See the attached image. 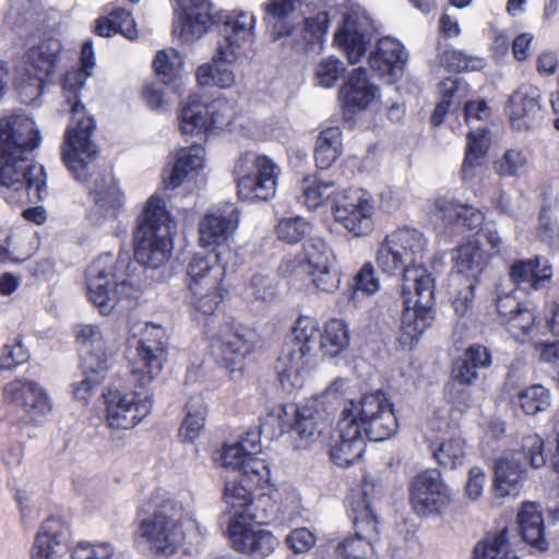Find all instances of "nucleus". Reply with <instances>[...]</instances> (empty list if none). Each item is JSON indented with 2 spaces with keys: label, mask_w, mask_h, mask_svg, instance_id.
<instances>
[{
  "label": "nucleus",
  "mask_w": 559,
  "mask_h": 559,
  "mask_svg": "<svg viewBox=\"0 0 559 559\" xmlns=\"http://www.w3.org/2000/svg\"><path fill=\"white\" fill-rule=\"evenodd\" d=\"M428 241L416 228L388 234L376 251V264L388 276H401L404 310L396 342L413 349L436 319L435 278L425 266Z\"/></svg>",
  "instance_id": "nucleus-1"
},
{
  "label": "nucleus",
  "mask_w": 559,
  "mask_h": 559,
  "mask_svg": "<svg viewBox=\"0 0 559 559\" xmlns=\"http://www.w3.org/2000/svg\"><path fill=\"white\" fill-rule=\"evenodd\" d=\"M40 143V131L28 116L0 119V183L17 193L14 201L47 195L44 167L27 157Z\"/></svg>",
  "instance_id": "nucleus-2"
},
{
  "label": "nucleus",
  "mask_w": 559,
  "mask_h": 559,
  "mask_svg": "<svg viewBox=\"0 0 559 559\" xmlns=\"http://www.w3.org/2000/svg\"><path fill=\"white\" fill-rule=\"evenodd\" d=\"M292 340L285 344L276 365L278 379L283 385L293 383L313 361L317 349L324 356L335 357L349 344V332L343 320L332 319L325 323L324 332L319 322L309 316H300L292 331Z\"/></svg>",
  "instance_id": "nucleus-3"
},
{
  "label": "nucleus",
  "mask_w": 559,
  "mask_h": 559,
  "mask_svg": "<svg viewBox=\"0 0 559 559\" xmlns=\"http://www.w3.org/2000/svg\"><path fill=\"white\" fill-rule=\"evenodd\" d=\"M91 75L92 72L74 69L68 71L62 81L64 97L71 111V121L64 135L62 159L76 180L82 182H87L92 176L93 163L98 154L91 139L96 121L87 114L79 98L80 91Z\"/></svg>",
  "instance_id": "nucleus-4"
},
{
  "label": "nucleus",
  "mask_w": 559,
  "mask_h": 559,
  "mask_svg": "<svg viewBox=\"0 0 559 559\" xmlns=\"http://www.w3.org/2000/svg\"><path fill=\"white\" fill-rule=\"evenodd\" d=\"M136 535L156 552L171 556L185 538L183 526L195 528L197 523L185 514L182 502L163 489H157L139 508Z\"/></svg>",
  "instance_id": "nucleus-5"
},
{
  "label": "nucleus",
  "mask_w": 559,
  "mask_h": 559,
  "mask_svg": "<svg viewBox=\"0 0 559 559\" xmlns=\"http://www.w3.org/2000/svg\"><path fill=\"white\" fill-rule=\"evenodd\" d=\"M255 17L253 14L239 11L225 15L217 41V52L211 62L197 70V80L201 86L230 87L235 83V74L227 64L246 55L253 43Z\"/></svg>",
  "instance_id": "nucleus-6"
},
{
  "label": "nucleus",
  "mask_w": 559,
  "mask_h": 559,
  "mask_svg": "<svg viewBox=\"0 0 559 559\" xmlns=\"http://www.w3.org/2000/svg\"><path fill=\"white\" fill-rule=\"evenodd\" d=\"M132 265L130 252L121 251L118 257L103 253L87 266V295L103 316L110 314L120 301L136 293L131 280Z\"/></svg>",
  "instance_id": "nucleus-7"
},
{
  "label": "nucleus",
  "mask_w": 559,
  "mask_h": 559,
  "mask_svg": "<svg viewBox=\"0 0 559 559\" xmlns=\"http://www.w3.org/2000/svg\"><path fill=\"white\" fill-rule=\"evenodd\" d=\"M175 223L166 210L165 202L151 197L139 217L134 231V259L151 269H158L169 258L173 249V229Z\"/></svg>",
  "instance_id": "nucleus-8"
},
{
  "label": "nucleus",
  "mask_w": 559,
  "mask_h": 559,
  "mask_svg": "<svg viewBox=\"0 0 559 559\" xmlns=\"http://www.w3.org/2000/svg\"><path fill=\"white\" fill-rule=\"evenodd\" d=\"M222 252L195 253L188 262L186 281L190 292V305L203 317L215 312L222 301V283L226 267L219 261Z\"/></svg>",
  "instance_id": "nucleus-9"
},
{
  "label": "nucleus",
  "mask_w": 559,
  "mask_h": 559,
  "mask_svg": "<svg viewBox=\"0 0 559 559\" xmlns=\"http://www.w3.org/2000/svg\"><path fill=\"white\" fill-rule=\"evenodd\" d=\"M546 463L544 440L537 435L523 439L522 448L503 454L493 467V490L498 497H518L527 479V464L539 468Z\"/></svg>",
  "instance_id": "nucleus-10"
},
{
  "label": "nucleus",
  "mask_w": 559,
  "mask_h": 559,
  "mask_svg": "<svg viewBox=\"0 0 559 559\" xmlns=\"http://www.w3.org/2000/svg\"><path fill=\"white\" fill-rule=\"evenodd\" d=\"M150 384L135 381L130 367L126 386L109 389L104 393L108 427L131 429L151 414L154 394Z\"/></svg>",
  "instance_id": "nucleus-11"
},
{
  "label": "nucleus",
  "mask_w": 559,
  "mask_h": 559,
  "mask_svg": "<svg viewBox=\"0 0 559 559\" xmlns=\"http://www.w3.org/2000/svg\"><path fill=\"white\" fill-rule=\"evenodd\" d=\"M341 418L353 419L360 436L376 442L389 439L399 428L393 404L381 390L364 394L357 401H349Z\"/></svg>",
  "instance_id": "nucleus-12"
},
{
  "label": "nucleus",
  "mask_w": 559,
  "mask_h": 559,
  "mask_svg": "<svg viewBox=\"0 0 559 559\" xmlns=\"http://www.w3.org/2000/svg\"><path fill=\"white\" fill-rule=\"evenodd\" d=\"M355 536L338 543L337 559H373L374 542L378 536V520L371 500L365 490L352 493L347 501Z\"/></svg>",
  "instance_id": "nucleus-13"
},
{
  "label": "nucleus",
  "mask_w": 559,
  "mask_h": 559,
  "mask_svg": "<svg viewBox=\"0 0 559 559\" xmlns=\"http://www.w3.org/2000/svg\"><path fill=\"white\" fill-rule=\"evenodd\" d=\"M234 173L240 199L267 201L275 195L281 167L270 157L247 152L236 162Z\"/></svg>",
  "instance_id": "nucleus-14"
},
{
  "label": "nucleus",
  "mask_w": 559,
  "mask_h": 559,
  "mask_svg": "<svg viewBox=\"0 0 559 559\" xmlns=\"http://www.w3.org/2000/svg\"><path fill=\"white\" fill-rule=\"evenodd\" d=\"M257 487H251L248 480L237 472L228 479L224 488V501L227 506L226 516L227 525L235 519L239 522L245 520H255L261 524H269L277 512V507L272 497L260 495L253 498L252 491Z\"/></svg>",
  "instance_id": "nucleus-15"
},
{
  "label": "nucleus",
  "mask_w": 559,
  "mask_h": 559,
  "mask_svg": "<svg viewBox=\"0 0 559 559\" xmlns=\"http://www.w3.org/2000/svg\"><path fill=\"white\" fill-rule=\"evenodd\" d=\"M3 400L21 413L25 425H43L52 412V402L47 391L37 382L16 378L3 388Z\"/></svg>",
  "instance_id": "nucleus-16"
},
{
  "label": "nucleus",
  "mask_w": 559,
  "mask_h": 559,
  "mask_svg": "<svg viewBox=\"0 0 559 559\" xmlns=\"http://www.w3.org/2000/svg\"><path fill=\"white\" fill-rule=\"evenodd\" d=\"M409 500L420 516L442 515L452 502V491L439 469L428 468L412 479Z\"/></svg>",
  "instance_id": "nucleus-17"
},
{
  "label": "nucleus",
  "mask_w": 559,
  "mask_h": 559,
  "mask_svg": "<svg viewBox=\"0 0 559 559\" xmlns=\"http://www.w3.org/2000/svg\"><path fill=\"white\" fill-rule=\"evenodd\" d=\"M166 332L160 325L147 323L144 337L130 356L135 381L152 383L162 372L166 359Z\"/></svg>",
  "instance_id": "nucleus-18"
},
{
  "label": "nucleus",
  "mask_w": 559,
  "mask_h": 559,
  "mask_svg": "<svg viewBox=\"0 0 559 559\" xmlns=\"http://www.w3.org/2000/svg\"><path fill=\"white\" fill-rule=\"evenodd\" d=\"M332 211L336 222L356 237L366 236L373 229L374 205L366 190H343L335 197Z\"/></svg>",
  "instance_id": "nucleus-19"
},
{
  "label": "nucleus",
  "mask_w": 559,
  "mask_h": 559,
  "mask_svg": "<svg viewBox=\"0 0 559 559\" xmlns=\"http://www.w3.org/2000/svg\"><path fill=\"white\" fill-rule=\"evenodd\" d=\"M255 520L239 522L235 519L227 525V537L231 547L251 559H265L280 546V539L269 530L260 528Z\"/></svg>",
  "instance_id": "nucleus-20"
},
{
  "label": "nucleus",
  "mask_w": 559,
  "mask_h": 559,
  "mask_svg": "<svg viewBox=\"0 0 559 559\" xmlns=\"http://www.w3.org/2000/svg\"><path fill=\"white\" fill-rule=\"evenodd\" d=\"M76 338L82 346V368L108 370L109 358L119 347V334L96 324H85L79 328Z\"/></svg>",
  "instance_id": "nucleus-21"
},
{
  "label": "nucleus",
  "mask_w": 559,
  "mask_h": 559,
  "mask_svg": "<svg viewBox=\"0 0 559 559\" xmlns=\"http://www.w3.org/2000/svg\"><path fill=\"white\" fill-rule=\"evenodd\" d=\"M300 269L321 292L332 293L340 285L335 255L322 239H311L306 245L305 260L300 263Z\"/></svg>",
  "instance_id": "nucleus-22"
},
{
  "label": "nucleus",
  "mask_w": 559,
  "mask_h": 559,
  "mask_svg": "<svg viewBox=\"0 0 559 559\" xmlns=\"http://www.w3.org/2000/svg\"><path fill=\"white\" fill-rule=\"evenodd\" d=\"M255 341V333L251 330L225 326L212 342V355L230 371L240 370Z\"/></svg>",
  "instance_id": "nucleus-23"
},
{
  "label": "nucleus",
  "mask_w": 559,
  "mask_h": 559,
  "mask_svg": "<svg viewBox=\"0 0 559 559\" xmlns=\"http://www.w3.org/2000/svg\"><path fill=\"white\" fill-rule=\"evenodd\" d=\"M90 194L94 204L90 207L88 219L94 225L115 221L122 209V194L110 171L95 175L90 182Z\"/></svg>",
  "instance_id": "nucleus-24"
},
{
  "label": "nucleus",
  "mask_w": 559,
  "mask_h": 559,
  "mask_svg": "<svg viewBox=\"0 0 559 559\" xmlns=\"http://www.w3.org/2000/svg\"><path fill=\"white\" fill-rule=\"evenodd\" d=\"M373 39V25L365 12H352L334 36L349 63L355 64L366 55Z\"/></svg>",
  "instance_id": "nucleus-25"
},
{
  "label": "nucleus",
  "mask_w": 559,
  "mask_h": 559,
  "mask_svg": "<svg viewBox=\"0 0 559 559\" xmlns=\"http://www.w3.org/2000/svg\"><path fill=\"white\" fill-rule=\"evenodd\" d=\"M70 539V524L61 516L51 515L38 528L31 559H62Z\"/></svg>",
  "instance_id": "nucleus-26"
},
{
  "label": "nucleus",
  "mask_w": 559,
  "mask_h": 559,
  "mask_svg": "<svg viewBox=\"0 0 559 559\" xmlns=\"http://www.w3.org/2000/svg\"><path fill=\"white\" fill-rule=\"evenodd\" d=\"M239 225V210L226 202L210 210L200 222V243L203 247L221 246L235 233Z\"/></svg>",
  "instance_id": "nucleus-27"
},
{
  "label": "nucleus",
  "mask_w": 559,
  "mask_h": 559,
  "mask_svg": "<svg viewBox=\"0 0 559 559\" xmlns=\"http://www.w3.org/2000/svg\"><path fill=\"white\" fill-rule=\"evenodd\" d=\"M407 61L408 53L404 46L389 36L379 39L368 57L370 68L389 83L403 75Z\"/></svg>",
  "instance_id": "nucleus-28"
},
{
  "label": "nucleus",
  "mask_w": 559,
  "mask_h": 559,
  "mask_svg": "<svg viewBox=\"0 0 559 559\" xmlns=\"http://www.w3.org/2000/svg\"><path fill=\"white\" fill-rule=\"evenodd\" d=\"M345 112L355 114L367 109L379 97V87L370 82L364 68L354 69L340 90Z\"/></svg>",
  "instance_id": "nucleus-29"
},
{
  "label": "nucleus",
  "mask_w": 559,
  "mask_h": 559,
  "mask_svg": "<svg viewBox=\"0 0 559 559\" xmlns=\"http://www.w3.org/2000/svg\"><path fill=\"white\" fill-rule=\"evenodd\" d=\"M61 51V41L53 37H47L29 47L25 52V62L38 81L35 87L36 95L39 94L44 80L55 74Z\"/></svg>",
  "instance_id": "nucleus-30"
},
{
  "label": "nucleus",
  "mask_w": 559,
  "mask_h": 559,
  "mask_svg": "<svg viewBox=\"0 0 559 559\" xmlns=\"http://www.w3.org/2000/svg\"><path fill=\"white\" fill-rule=\"evenodd\" d=\"M338 440L330 450L331 460L341 467H347L359 460L366 450V440L353 419L338 420Z\"/></svg>",
  "instance_id": "nucleus-31"
},
{
  "label": "nucleus",
  "mask_w": 559,
  "mask_h": 559,
  "mask_svg": "<svg viewBox=\"0 0 559 559\" xmlns=\"http://www.w3.org/2000/svg\"><path fill=\"white\" fill-rule=\"evenodd\" d=\"M214 7L194 8L192 5H183V14L174 23V34L185 43L193 41L205 34L212 22L223 24L227 13L217 15L213 11Z\"/></svg>",
  "instance_id": "nucleus-32"
},
{
  "label": "nucleus",
  "mask_w": 559,
  "mask_h": 559,
  "mask_svg": "<svg viewBox=\"0 0 559 559\" xmlns=\"http://www.w3.org/2000/svg\"><path fill=\"white\" fill-rule=\"evenodd\" d=\"M512 282L520 287L539 290L546 287L552 278V265L540 255L533 259L518 260L509 271Z\"/></svg>",
  "instance_id": "nucleus-33"
},
{
  "label": "nucleus",
  "mask_w": 559,
  "mask_h": 559,
  "mask_svg": "<svg viewBox=\"0 0 559 559\" xmlns=\"http://www.w3.org/2000/svg\"><path fill=\"white\" fill-rule=\"evenodd\" d=\"M489 144L485 127H476V130L467 133L465 156L461 167V178L464 182H472L483 175Z\"/></svg>",
  "instance_id": "nucleus-34"
},
{
  "label": "nucleus",
  "mask_w": 559,
  "mask_h": 559,
  "mask_svg": "<svg viewBox=\"0 0 559 559\" xmlns=\"http://www.w3.org/2000/svg\"><path fill=\"white\" fill-rule=\"evenodd\" d=\"M540 91L533 85H522L509 99V116L512 127L522 130L530 127L531 121L540 110Z\"/></svg>",
  "instance_id": "nucleus-35"
},
{
  "label": "nucleus",
  "mask_w": 559,
  "mask_h": 559,
  "mask_svg": "<svg viewBox=\"0 0 559 559\" xmlns=\"http://www.w3.org/2000/svg\"><path fill=\"white\" fill-rule=\"evenodd\" d=\"M329 427V418L317 409V401L308 402L305 406L295 411V421L292 430L304 442L299 447H306L308 442L314 440Z\"/></svg>",
  "instance_id": "nucleus-36"
},
{
  "label": "nucleus",
  "mask_w": 559,
  "mask_h": 559,
  "mask_svg": "<svg viewBox=\"0 0 559 559\" xmlns=\"http://www.w3.org/2000/svg\"><path fill=\"white\" fill-rule=\"evenodd\" d=\"M518 522L521 535L527 544L540 551L548 548V542L545 538L544 518L536 503H524L519 511Z\"/></svg>",
  "instance_id": "nucleus-37"
},
{
  "label": "nucleus",
  "mask_w": 559,
  "mask_h": 559,
  "mask_svg": "<svg viewBox=\"0 0 559 559\" xmlns=\"http://www.w3.org/2000/svg\"><path fill=\"white\" fill-rule=\"evenodd\" d=\"M204 164L205 151L202 145L194 144L180 148L170 177L166 180V187L170 189L179 187L190 175L202 169Z\"/></svg>",
  "instance_id": "nucleus-38"
},
{
  "label": "nucleus",
  "mask_w": 559,
  "mask_h": 559,
  "mask_svg": "<svg viewBox=\"0 0 559 559\" xmlns=\"http://www.w3.org/2000/svg\"><path fill=\"white\" fill-rule=\"evenodd\" d=\"M300 190L298 201L309 210L318 209L324 201H331L334 205L335 197L342 194V191L336 190L334 181L323 180L317 175L304 177Z\"/></svg>",
  "instance_id": "nucleus-39"
},
{
  "label": "nucleus",
  "mask_w": 559,
  "mask_h": 559,
  "mask_svg": "<svg viewBox=\"0 0 559 559\" xmlns=\"http://www.w3.org/2000/svg\"><path fill=\"white\" fill-rule=\"evenodd\" d=\"M438 215L450 224L462 225L469 230L478 229L485 219L483 212L472 205L462 204L454 200H439Z\"/></svg>",
  "instance_id": "nucleus-40"
},
{
  "label": "nucleus",
  "mask_w": 559,
  "mask_h": 559,
  "mask_svg": "<svg viewBox=\"0 0 559 559\" xmlns=\"http://www.w3.org/2000/svg\"><path fill=\"white\" fill-rule=\"evenodd\" d=\"M342 152V130L338 127H330L319 133L313 152L318 168H330L341 156Z\"/></svg>",
  "instance_id": "nucleus-41"
},
{
  "label": "nucleus",
  "mask_w": 559,
  "mask_h": 559,
  "mask_svg": "<svg viewBox=\"0 0 559 559\" xmlns=\"http://www.w3.org/2000/svg\"><path fill=\"white\" fill-rule=\"evenodd\" d=\"M453 259L459 273L476 282L487 264V257L477 241L460 246Z\"/></svg>",
  "instance_id": "nucleus-42"
},
{
  "label": "nucleus",
  "mask_w": 559,
  "mask_h": 559,
  "mask_svg": "<svg viewBox=\"0 0 559 559\" xmlns=\"http://www.w3.org/2000/svg\"><path fill=\"white\" fill-rule=\"evenodd\" d=\"M429 449L435 461L444 468L455 469L465 461V441L461 437H449L441 441L430 442Z\"/></svg>",
  "instance_id": "nucleus-43"
},
{
  "label": "nucleus",
  "mask_w": 559,
  "mask_h": 559,
  "mask_svg": "<svg viewBox=\"0 0 559 559\" xmlns=\"http://www.w3.org/2000/svg\"><path fill=\"white\" fill-rule=\"evenodd\" d=\"M207 104L198 95H191L183 103L179 112L180 130L183 134L205 133L209 120Z\"/></svg>",
  "instance_id": "nucleus-44"
},
{
  "label": "nucleus",
  "mask_w": 559,
  "mask_h": 559,
  "mask_svg": "<svg viewBox=\"0 0 559 559\" xmlns=\"http://www.w3.org/2000/svg\"><path fill=\"white\" fill-rule=\"evenodd\" d=\"M297 0H270L265 7V20L272 29L274 39L290 34L293 25L288 22Z\"/></svg>",
  "instance_id": "nucleus-45"
},
{
  "label": "nucleus",
  "mask_w": 559,
  "mask_h": 559,
  "mask_svg": "<svg viewBox=\"0 0 559 559\" xmlns=\"http://www.w3.org/2000/svg\"><path fill=\"white\" fill-rule=\"evenodd\" d=\"M474 559H518L511 549L508 530L503 528L479 542L474 548Z\"/></svg>",
  "instance_id": "nucleus-46"
},
{
  "label": "nucleus",
  "mask_w": 559,
  "mask_h": 559,
  "mask_svg": "<svg viewBox=\"0 0 559 559\" xmlns=\"http://www.w3.org/2000/svg\"><path fill=\"white\" fill-rule=\"evenodd\" d=\"M550 400L551 394L548 389L542 384H533L519 391L513 403L525 415L534 416L545 412L550 405Z\"/></svg>",
  "instance_id": "nucleus-47"
},
{
  "label": "nucleus",
  "mask_w": 559,
  "mask_h": 559,
  "mask_svg": "<svg viewBox=\"0 0 559 559\" xmlns=\"http://www.w3.org/2000/svg\"><path fill=\"white\" fill-rule=\"evenodd\" d=\"M261 443L260 433L250 430L238 442L225 445L222 453V464L224 466H235L241 464V460L246 455L260 454Z\"/></svg>",
  "instance_id": "nucleus-48"
},
{
  "label": "nucleus",
  "mask_w": 559,
  "mask_h": 559,
  "mask_svg": "<svg viewBox=\"0 0 559 559\" xmlns=\"http://www.w3.org/2000/svg\"><path fill=\"white\" fill-rule=\"evenodd\" d=\"M241 460V464L230 466L242 476V479L248 480L251 487H259L262 483L269 480L270 467L265 459L258 457V454L246 455Z\"/></svg>",
  "instance_id": "nucleus-49"
},
{
  "label": "nucleus",
  "mask_w": 559,
  "mask_h": 559,
  "mask_svg": "<svg viewBox=\"0 0 559 559\" xmlns=\"http://www.w3.org/2000/svg\"><path fill=\"white\" fill-rule=\"evenodd\" d=\"M186 407L187 416L179 429V437L183 442H193L204 427L205 408L201 403H194L193 400H190Z\"/></svg>",
  "instance_id": "nucleus-50"
},
{
  "label": "nucleus",
  "mask_w": 559,
  "mask_h": 559,
  "mask_svg": "<svg viewBox=\"0 0 559 559\" xmlns=\"http://www.w3.org/2000/svg\"><path fill=\"white\" fill-rule=\"evenodd\" d=\"M275 231L280 240L297 243L312 231V225L301 216L286 217L278 221Z\"/></svg>",
  "instance_id": "nucleus-51"
},
{
  "label": "nucleus",
  "mask_w": 559,
  "mask_h": 559,
  "mask_svg": "<svg viewBox=\"0 0 559 559\" xmlns=\"http://www.w3.org/2000/svg\"><path fill=\"white\" fill-rule=\"evenodd\" d=\"M528 167L526 155L516 148L507 150L502 157L495 163L497 174L502 177H520L527 173Z\"/></svg>",
  "instance_id": "nucleus-52"
},
{
  "label": "nucleus",
  "mask_w": 559,
  "mask_h": 559,
  "mask_svg": "<svg viewBox=\"0 0 559 559\" xmlns=\"http://www.w3.org/2000/svg\"><path fill=\"white\" fill-rule=\"evenodd\" d=\"M206 117L209 123L205 133L229 126L235 117V109L228 99L216 98L207 104Z\"/></svg>",
  "instance_id": "nucleus-53"
},
{
  "label": "nucleus",
  "mask_w": 559,
  "mask_h": 559,
  "mask_svg": "<svg viewBox=\"0 0 559 559\" xmlns=\"http://www.w3.org/2000/svg\"><path fill=\"white\" fill-rule=\"evenodd\" d=\"M511 336L523 342L535 329V316L526 306L502 321Z\"/></svg>",
  "instance_id": "nucleus-54"
},
{
  "label": "nucleus",
  "mask_w": 559,
  "mask_h": 559,
  "mask_svg": "<svg viewBox=\"0 0 559 559\" xmlns=\"http://www.w3.org/2000/svg\"><path fill=\"white\" fill-rule=\"evenodd\" d=\"M180 63L181 60L174 49L158 51L153 61L154 69L164 84L175 81Z\"/></svg>",
  "instance_id": "nucleus-55"
},
{
  "label": "nucleus",
  "mask_w": 559,
  "mask_h": 559,
  "mask_svg": "<svg viewBox=\"0 0 559 559\" xmlns=\"http://www.w3.org/2000/svg\"><path fill=\"white\" fill-rule=\"evenodd\" d=\"M115 547L107 542L103 543H79L72 550V559H111Z\"/></svg>",
  "instance_id": "nucleus-56"
},
{
  "label": "nucleus",
  "mask_w": 559,
  "mask_h": 559,
  "mask_svg": "<svg viewBox=\"0 0 559 559\" xmlns=\"http://www.w3.org/2000/svg\"><path fill=\"white\" fill-rule=\"evenodd\" d=\"M344 71L345 67L341 60L332 57L324 59L316 69L317 83L325 88L332 87Z\"/></svg>",
  "instance_id": "nucleus-57"
},
{
  "label": "nucleus",
  "mask_w": 559,
  "mask_h": 559,
  "mask_svg": "<svg viewBox=\"0 0 559 559\" xmlns=\"http://www.w3.org/2000/svg\"><path fill=\"white\" fill-rule=\"evenodd\" d=\"M29 358L27 349L20 341L13 344H7L0 352V369L13 370L17 366L26 362Z\"/></svg>",
  "instance_id": "nucleus-58"
},
{
  "label": "nucleus",
  "mask_w": 559,
  "mask_h": 559,
  "mask_svg": "<svg viewBox=\"0 0 559 559\" xmlns=\"http://www.w3.org/2000/svg\"><path fill=\"white\" fill-rule=\"evenodd\" d=\"M248 289L255 299H272L275 295V284L272 274L270 272H257L252 276Z\"/></svg>",
  "instance_id": "nucleus-59"
},
{
  "label": "nucleus",
  "mask_w": 559,
  "mask_h": 559,
  "mask_svg": "<svg viewBox=\"0 0 559 559\" xmlns=\"http://www.w3.org/2000/svg\"><path fill=\"white\" fill-rule=\"evenodd\" d=\"M84 378L74 388V397L79 401L86 403L94 390L97 389L104 380V372L106 370H86Z\"/></svg>",
  "instance_id": "nucleus-60"
},
{
  "label": "nucleus",
  "mask_w": 559,
  "mask_h": 559,
  "mask_svg": "<svg viewBox=\"0 0 559 559\" xmlns=\"http://www.w3.org/2000/svg\"><path fill=\"white\" fill-rule=\"evenodd\" d=\"M477 284L476 281L466 280L455 294L452 305L457 316L463 317L472 310Z\"/></svg>",
  "instance_id": "nucleus-61"
},
{
  "label": "nucleus",
  "mask_w": 559,
  "mask_h": 559,
  "mask_svg": "<svg viewBox=\"0 0 559 559\" xmlns=\"http://www.w3.org/2000/svg\"><path fill=\"white\" fill-rule=\"evenodd\" d=\"M110 21L114 23L117 33H120L129 39H134L138 37L135 21L131 12L128 10L121 8L115 9L110 13Z\"/></svg>",
  "instance_id": "nucleus-62"
},
{
  "label": "nucleus",
  "mask_w": 559,
  "mask_h": 559,
  "mask_svg": "<svg viewBox=\"0 0 559 559\" xmlns=\"http://www.w3.org/2000/svg\"><path fill=\"white\" fill-rule=\"evenodd\" d=\"M447 66L453 71H474L481 68V60L471 57L461 50L445 52Z\"/></svg>",
  "instance_id": "nucleus-63"
},
{
  "label": "nucleus",
  "mask_w": 559,
  "mask_h": 559,
  "mask_svg": "<svg viewBox=\"0 0 559 559\" xmlns=\"http://www.w3.org/2000/svg\"><path fill=\"white\" fill-rule=\"evenodd\" d=\"M287 545L295 552H306L316 544V536L306 527L293 530L286 537Z\"/></svg>",
  "instance_id": "nucleus-64"
}]
</instances>
